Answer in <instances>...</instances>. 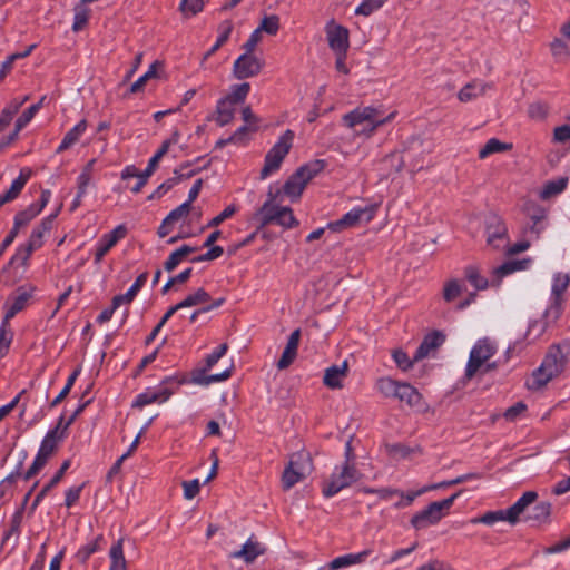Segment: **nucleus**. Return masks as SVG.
Returning a JSON list of instances; mask_svg holds the SVG:
<instances>
[{"mask_svg":"<svg viewBox=\"0 0 570 570\" xmlns=\"http://www.w3.org/2000/svg\"><path fill=\"white\" fill-rule=\"evenodd\" d=\"M495 353V346L488 340H480L472 347L465 368V377L471 380Z\"/></svg>","mask_w":570,"mask_h":570,"instance_id":"12","label":"nucleus"},{"mask_svg":"<svg viewBox=\"0 0 570 570\" xmlns=\"http://www.w3.org/2000/svg\"><path fill=\"white\" fill-rule=\"evenodd\" d=\"M294 140V132L287 129L278 141L268 150L265 156V163L261 170V178L265 179L271 174L279 169L284 158L289 153Z\"/></svg>","mask_w":570,"mask_h":570,"instance_id":"9","label":"nucleus"},{"mask_svg":"<svg viewBox=\"0 0 570 570\" xmlns=\"http://www.w3.org/2000/svg\"><path fill=\"white\" fill-rule=\"evenodd\" d=\"M89 14L90 10L88 8L82 4L77 6L75 9L72 30L76 32L82 30L88 22Z\"/></svg>","mask_w":570,"mask_h":570,"instance_id":"48","label":"nucleus"},{"mask_svg":"<svg viewBox=\"0 0 570 570\" xmlns=\"http://www.w3.org/2000/svg\"><path fill=\"white\" fill-rule=\"evenodd\" d=\"M39 110V104L31 105L16 121L14 135L18 132L35 117Z\"/></svg>","mask_w":570,"mask_h":570,"instance_id":"50","label":"nucleus"},{"mask_svg":"<svg viewBox=\"0 0 570 570\" xmlns=\"http://www.w3.org/2000/svg\"><path fill=\"white\" fill-rule=\"evenodd\" d=\"M228 345L226 343L220 344L213 353H210L205 360V366L198 370L193 376V382L199 385H209L216 382H223L232 376L234 366L230 365L219 374L206 375L209 371L227 352Z\"/></svg>","mask_w":570,"mask_h":570,"instance_id":"10","label":"nucleus"},{"mask_svg":"<svg viewBox=\"0 0 570 570\" xmlns=\"http://www.w3.org/2000/svg\"><path fill=\"white\" fill-rule=\"evenodd\" d=\"M305 478V473L297 472L287 464L282 474V488L284 491H288Z\"/></svg>","mask_w":570,"mask_h":570,"instance_id":"41","label":"nucleus"},{"mask_svg":"<svg viewBox=\"0 0 570 570\" xmlns=\"http://www.w3.org/2000/svg\"><path fill=\"white\" fill-rule=\"evenodd\" d=\"M347 375V363L344 362L342 365H332L331 367L326 368L323 383L332 390L341 389L342 381Z\"/></svg>","mask_w":570,"mask_h":570,"instance_id":"26","label":"nucleus"},{"mask_svg":"<svg viewBox=\"0 0 570 570\" xmlns=\"http://www.w3.org/2000/svg\"><path fill=\"white\" fill-rule=\"evenodd\" d=\"M109 558L111 561L109 570H127V562L124 554V539H119L111 546Z\"/></svg>","mask_w":570,"mask_h":570,"instance_id":"32","label":"nucleus"},{"mask_svg":"<svg viewBox=\"0 0 570 570\" xmlns=\"http://www.w3.org/2000/svg\"><path fill=\"white\" fill-rule=\"evenodd\" d=\"M249 91L250 85L248 82L236 83L230 87L229 92L223 99L236 107L246 100Z\"/></svg>","mask_w":570,"mask_h":570,"instance_id":"31","label":"nucleus"},{"mask_svg":"<svg viewBox=\"0 0 570 570\" xmlns=\"http://www.w3.org/2000/svg\"><path fill=\"white\" fill-rule=\"evenodd\" d=\"M569 348L560 344L551 345L537 368V390L547 385L550 381L558 377L567 365Z\"/></svg>","mask_w":570,"mask_h":570,"instance_id":"3","label":"nucleus"},{"mask_svg":"<svg viewBox=\"0 0 570 570\" xmlns=\"http://www.w3.org/2000/svg\"><path fill=\"white\" fill-rule=\"evenodd\" d=\"M181 485L184 489V497L187 500L194 499L199 493L200 483H199L198 479H194L190 481H184L181 483Z\"/></svg>","mask_w":570,"mask_h":570,"instance_id":"60","label":"nucleus"},{"mask_svg":"<svg viewBox=\"0 0 570 570\" xmlns=\"http://www.w3.org/2000/svg\"><path fill=\"white\" fill-rule=\"evenodd\" d=\"M190 209H191V206L185 202L181 205H179L177 208L173 209L166 217L168 218V220H170L173 224H175L178 220L187 217Z\"/></svg>","mask_w":570,"mask_h":570,"instance_id":"56","label":"nucleus"},{"mask_svg":"<svg viewBox=\"0 0 570 570\" xmlns=\"http://www.w3.org/2000/svg\"><path fill=\"white\" fill-rule=\"evenodd\" d=\"M534 503V491H527L523 495L507 510L508 522L514 525L518 522L531 519L530 507Z\"/></svg>","mask_w":570,"mask_h":570,"instance_id":"15","label":"nucleus"},{"mask_svg":"<svg viewBox=\"0 0 570 570\" xmlns=\"http://www.w3.org/2000/svg\"><path fill=\"white\" fill-rule=\"evenodd\" d=\"M104 541V535L99 534L92 541L82 546L75 556L77 561L80 563H86L87 560L91 557V554L101 549V544Z\"/></svg>","mask_w":570,"mask_h":570,"instance_id":"34","label":"nucleus"},{"mask_svg":"<svg viewBox=\"0 0 570 570\" xmlns=\"http://www.w3.org/2000/svg\"><path fill=\"white\" fill-rule=\"evenodd\" d=\"M171 394L173 392L167 387H160L157 391L147 390L146 392L137 395L132 405L135 407H144L155 402H165Z\"/></svg>","mask_w":570,"mask_h":570,"instance_id":"27","label":"nucleus"},{"mask_svg":"<svg viewBox=\"0 0 570 570\" xmlns=\"http://www.w3.org/2000/svg\"><path fill=\"white\" fill-rule=\"evenodd\" d=\"M512 149V144L500 141L497 138L489 139L485 145L479 150V158L485 159L490 155L498 153H505Z\"/></svg>","mask_w":570,"mask_h":570,"instance_id":"33","label":"nucleus"},{"mask_svg":"<svg viewBox=\"0 0 570 570\" xmlns=\"http://www.w3.org/2000/svg\"><path fill=\"white\" fill-rule=\"evenodd\" d=\"M184 178V175H179L178 177H173L164 181L161 185L158 186V188L149 196L150 199L160 198L164 196L167 191H169L176 184L181 181Z\"/></svg>","mask_w":570,"mask_h":570,"instance_id":"53","label":"nucleus"},{"mask_svg":"<svg viewBox=\"0 0 570 570\" xmlns=\"http://www.w3.org/2000/svg\"><path fill=\"white\" fill-rule=\"evenodd\" d=\"M500 521H507L508 522V515L507 510H495V511H488L481 517L474 518L471 520L472 523H483L487 525H493L497 522Z\"/></svg>","mask_w":570,"mask_h":570,"instance_id":"43","label":"nucleus"},{"mask_svg":"<svg viewBox=\"0 0 570 570\" xmlns=\"http://www.w3.org/2000/svg\"><path fill=\"white\" fill-rule=\"evenodd\" d=\"M237 212L235 205L227 206L219 215L215 216L208 224L207 227H217L224 220L230 218Z\"/></svg>","mask_w":570,"mask_h":570,"instance_id":"61","label":"nucleus"},{"mask_svg":"<svg viewBox=\"0 0 570 570\" xmlns=\"http://www.w3.org/2000/svg\"><path fill=\"white\" fill-rule=\"evenodd\" d=\"M387 0H363L355 9V14L368 17L384 6Z\"/></svg>","mask_w":570,"mask_h":570,"instance_id":"46","label":"nucleus"},{"mask_svg":"<svg viewBox=\"0 0 570 570\" xmlns=\"http://www.w3.org/2000/svg\"><path fill=\"white\" fill-rule=\"evenodd\" d=\"M87 121L85 119L80 120L73 128H71L61 140L60 145L57 148V153L60 154L69 148H71L75 144H77L81 136L87 130Z\"/></svg>","mask_w":570,"mask_h":570,"instance_id":"29","label":"nucleus"},{"mask_svg":"<svg viewBox=\"0 0 570 570\" xmlns=\"http://www.w3.org/2000/svg\"><path fill=\"white\" fill-rule=\"evenodd\" d=\"M138 292L135 291L132 287H130L127 293L125 294H120V295H116L114 298H112V303H114V308H118L120 305L122 304H130L135 297L137 296Z\"/></svg>","mask_w":570,"mask_h":570,"instance_id":"63","label":"nucleus"},{"mask_svg":"<svg viewBox=\"0 0 570 570\" xmlns=\"http://www.w3.org/2000/svg\"><path fill=\"white\" fill-rule=\"evenodd\" d=\"M23 518V507H20L10 520L9 530L4 533L3 540H8L12 534H18Z\"/></svg>","mask_w":570,"mask_h":570,"instance_id":"51","label":"nucleus"},{"mask_svg":"<svg viewBox=\"0 0 570 570\" xmlns=\"http://www.w3.org/2000/svg\"><path fill=\"white\" fill-rule=\"evenodd\" d=\"M31 175L32 170L30 168H22L20 170L19 176L12 181L9 190H7L12 199H16L19 196Z\"/></svg>","mask_w":570,"mask_h":570,"instance_id":"40","label":"nucleus"},{"mask_svg":"<svg viewBox=\"0 0 570 570\" xmlns=\"http://www.w3.org/2000/svg\"><path fill=\"white\" fill-rule=\"evenodd\" d=\"M7 326L1 324L0 327V358L8 353L12 340V333L7 330Z\"/></svg>","mask_w":570,"mask_h":570,"instance_id":"58","label":"nucleus"},{"mask_svg":"<svg viewBox=\"0 0 570 570\" xmlns=\"http://www.w3.org/2000/svg\"><path fill=\"white\" fill-rule=\"evenodd\" d=\"M570 284V275L569 274H557L552 285V295L554 297V302L557 304L560 303L561 295L568 288Z\"/></svg>","mask_w":570,"mask_h":570,"instance_id":"44","label":"nucleus"},{"mask_svg":"<svg viewBox=\"0 0 570 570\" xmlns=\"http://www.w3.org/2000/svg\"><path fill=\"white\" fill-rule=\"evenodd\" d=\"M487 242L488 245L493 248L505 247L507 244V227L499 219H493L491 224L487 227Z\"/></svg>","mask_w":570,"mask_h":570,"instance_id":"24","label":"nucleus"},{"mask_svg":"<svg viewBox=\"0 0 570 570\" xmlns=\"http://www.w3.org/2000/svg\"><path fill=\"white\" fill-rule=\"evenodd\" d=\"M392 356L396 365L403 371H407L409 368H411L413 363L415 362L414 358L410 360L407 354L402 350H395Z\"/></svg>","mask_w":570,"mask_h":570,"instance_id":"57","label":"nucleus"},{"mask_svg":"<svg viewBox=\"0 0 570 570\" xmlns=\"http://www.w3.org/2000/svg\"><path fill=\"white\" fill-rule=\"evenodd\" d=\"M423 493H425L424 488L417 491H410L405 494L399 491L397 495H400V500L395 503V508L401 509L411 505L415 498Z\"/></svg>","mask_w":570,"mask_h":570,"instance_id":"54","label":"nucleus"},{"mask_svg":"<svg viewBox=\"0 0 570 570\" xmlns=\"http://www.w3.org/2000/svg\"><path fill=\"white\" fill-rule=\"evenodd\" d=\"M385 450L393 460L405 459L411 453V450L407 446L400 443L386 444Z\"/></svg>","mask_w":570,"mask_h":570,"instance_id":"52","label":"nucleus"},{"mask_svg":"<svg viewBox=\"0 0 570 570\" xmlns=\"http://www.w3.org/2000/svg\"><path fill=\"white\" fill-rule=\"evenodd\" d=\"M69 466H70V460H66L61 464L60 469L52 476V479L36 495V498L31 504V508H30L31 512H33L37 509V507L40 504L41 500L46 497V494L61 481V479L63 478V475H65L66 471L69 469Z\"/></svg>","mask_w":570,"mask_h":570,"instance_id":"30","label":"nucleus"},{"mask_svg":"<svg viewBox=\"0 0 570 570\" xmlns=\"http://www.w3.org/2000/svg\"><path fill=\"white\" fill-rule=\"evenodd\" d=\"M210 302V295L204 289L198 288L195 293L186 296L181 302L183 308L204 305Z\"/></svg>","mask_w":570,"mask_h":570,"instance_id":"42","label":"nucleus"},{"mask_svg":"<svg viewBox=\"0 0 570 570\" xmlns=\"http://www.w3.org/2000/svg\"><path fill=\"white\" fill-rule=\"evenodd\" d=\"M204 8L203 0H181L179 10L186 18H190L199 13Z\"/></svg>","mask_w":570,"mask_h":570,"instance_id":"47","label":"nucleus"},{"mask_svg":"<svg viewBox=\"0 0 570 570\" xmlns=\"http://www.w3.org/2000/svg\"><path fill=\"white\" fill-rule=\"evenodd\" d=\"M461 492L462 491H459L442 501L430 503L424 510L412 517L411 525L416 530H422L436 524L443 518V511L449 510L453 505L455 499L459 498Z\"/></svg>","mask_w":570,"mask_h":570,"instance_id":"8","label":"nucleus"},{"mask_svg":"<svg viewBox=\"0 0 570 570\" xmlns=\"http://www.w3.org/2000/svg\"><path fill=\"white\" fill-rule=\"evenodd\" d=\"M266 551V546L263 542H261L255 535H250L239 550L233 551L229 554V558L240 559L246 564H250L258 557L265 554Z\"/></svg>","mask_w":570,"mask_h":570,"instance_id":"16","label":"nucleus"},{"mask_svg":"<svg viewBox=\"0 0 570 570\" xmlns=\"http://www.w3.org/2000/svg\"><path fill=\"white\" fill-rule=\"evenodd\" d=\"M527 412V405L523 402H518L514 405L505 410L503 416L508 421H515L518 417Z\"/></svg>","mask_w":570,"mask_h":570,"instance_id":"59","label":"nucleus"},{"mask_svg":"<svg viewBox=\"0 0 570 570\" xmlns=\"http://www.w3.org/2000/svg\"><path fill=\"white\" fill-rule=\"evenodd\" d=\"M51 197V191L45 189L41 191L40 202L37 204H31L27 209L19 212L14 217V224L12 228H17V232L21 227L27 226L39 213L43 209V207L49 203Z\"/></svg>","mask_w":570,"mask_h":570,"instance_id":"17","label":"nucleus"},{"mask_svg":"<svg viewBox=\"0 0 570 570\" xmlns=\"http://www.w3.org/2000/svg\"><path fill=\"white\" fill-rule=\"evenodd\" d=\"M60 441L57 431H49L46 434L31 466L23 475L24 480H30L45 468L51 455L57 451Z\"/></svg>","mask_w":570,"mask_h":570,"instance_id":"11","label":"nucleus"},{"mask_svg":"<svg viewBox=\"0 0 570 570\" xmlns=\"http://www.w3.org/2000/svg\"><path fill=\"white\" fill-rule=\"evenodd\" d=\"M30 298V294L27 292L19 291L18 294L6 302V314L2 321L3 325H8L9 321L16 316L19 312H21L26 306Z\"/></svg>","mask_w":570,"mask_h":570,"instance_id":"25","label":"nucleus"},{"mask_svg":"<svg viewBox=\"0 0 570 570\" xmlns=\"http://www.w3.org/2000/svg\"><path fill=\"white\" fill-rule=\"evenodd\" d=\"M532 259L531 258H523V259H514L510 258L505 261L500 266H497L492 269L491 273V279L488 281L487 278L482 277L478 269L474 267H468L465 269V275L469 282L476 288V289H485L489 285L493 287H499L501 284V281L515 272L525 271L531 267Z\"/></svg>","mask_w":570,"mask_h":570,"instance_id":"2","label":"nucleus"},{"mask_svg":"<svg viewBox=\"0 0 570 570\" xmlns=\"http://www.w3.org/2000/svg\"><path fill=\"white\" fill-rule=\"evenodd\" d=\"M551 504L542 502L537 504V525L550 523Z\"/></svg>","mask_w":570,"mask_h":570,"instance_id":"55","label":"nucleus"},{"mask_svg":"<svg viewBox=\"0 0 570 570\" xmlns=\"http://www.w3.org/2000/svg\"><path fill=\"white\" fill-rule=\"evenodd\" d=\"M242 118L246 126H249L250 128H255V131L257 130V125L259 122V118L253 112L250 106H245L242 109Z\"/></svg>","mask_w":570,"mask_h":570,"instance_id":"64","label":"nucleus"},{"mask_svg":"<svg viewBox=\"0 0 570 570\" xmlns=\"http://www.w3.org/2000/svg\"><path fill=\"white\" fill-rule=\"evenodd\" d=\"M445 341V335L440 331H433L424 336L414 354V361H421L433 354Z\"/></svg>","mask_w":570,"mask_h":570,"instance_id":"19","label":"nucleus"},{"mask_svg":"<svg viewBox=\"0 0 570 570\" xmlns=\"http://www.w3.org/2000/svg\"><path fill=\"white\" fill-rule=\"evenodd\" d=\"M567 184H568L567 177H561L556 180L548 181L547 184H544V186L540 193L541 199L548 200V199L561 194L566 189Z\"/></svg>","mask_w":570,"mask_h":570,"instance_id":"36","label":"nucleus"},{"mask_svg":"<svg viewBox=\"0 0 570 570\" xmlns=\"http://www.w3.org/2000/svg\"><path fill=\"white\" fill-rule=\"evenodd\" d=\"M327 40L330 48L335 52H346L348 49V31L342 26L328 24Z\"/></svg>","mask_w":570,"mask_h":570,"instance_id":"20","label":"nucleus"},{"mask_svg":"<svg viewBox=\"0 0 570 570\" xmlns=\"http://www.w3.org/2000/svg\"><path fill=\"white\" fill-rule=\"evenodd\" d=\"M362 474L356 465H348L342 463L336 466L333 473L323 481L322 493L325 498H331L337 494L345 488L351 487L353 483L361 479Z\"/></svg>","mask_w":570,"mask_h":570,"instance_id":"6","label":"nucleus"},{"mask_svg":"<svg viewBox=\"0 0 570 570\" xmlns=\"http://www.w3.org/2000/svg\"><path fill=\"white\" fill-rule=\"evenodd\" d=\"M551 52L552 56L557 59L559 62H566L570 59V51L568 46L560 39H556L551 43Z\"/></svg>","mask_w":570,"mask_h":570,"instance_id":"49","label":"nucleus"},{"mask_svg":"<svg viewBox=\"0 0 570 570\" xmlns=\"http://www.w3.org/2000/svg\"><path fill=\"white\" fill-rule=\"evenodd\" d=\"M372 553L370 549H365L357 553H347L344 556H340L334 558L331 562L327 564L328 570H338L343 568H348L352 566L361 564L365 562L367 557Z\"/></svg>","mask_w":570,"mask_h":570,"instance_id":"22","label":"nucleus"},{"mask_svg":"<svg viewBox=\"0 0 570 570\" xmlns=\"http://www.w3.org/2000/svg\"><path fill=\"white\" fill-rule=\"evenodd\" d=\"M417 570H455L453 566L444 560L433 559L417 568Z\"/></svg>","mask_w":570,"mask_h":570,"instance_id":"62","label":"nucleus"},{"mask_svg":"<svg viewBox=\"0 0 570 570\" xmlns=\"http://www.w3.org/2000/svg\"><path fill=\"white\" fill-rule=\"evenodd\" d=\"M195 248L188 245H183L175 252H173L164 264L167 272L174 271L178 264L189 254L194 253Z\"/></svg>","mask_w":570,"mask_h":570,"instance_id":"38","label":"nucleus"},{"mask_svg":"<svg viewBox=\"0 0 570 570\" xmlns=\"http://www.w3.org/2000/svg\"><path fill=\"white\" fill-rule=\"evenodd\" d=\"M265 66L263 58L257 57L255 53L244 52L240 55L233 65V77L237 80H244L258 76Z\"/></svg>","mask_w":570,"mask_h":570,"instance_id":"13","label":"nucleus"},{"mask_svg":"<svg viewBox=\"0 0 570 570\" xmlns=\"http://www.w3.org/2000/svg\"><path fill=\"white\" fill-rule=\"evenodd\" d=\"M463 285L458 279H449L443 284L442 299L445 303H452L462 294Z\"/></svg>","mask_w":570,"mask_h":570,"instance_id":"37","label":"nucleus"},{"mask_svg":"<svg viewBox=\"0 0 570 570\" xmlns=\"http://www.w3.org/2000/svg\"><path fill=\"white\" fill-rule=\"evenodd\" d=\"M492 88V85L480 79H474L466 83L459 92L458 99L461 102H469L474 100Z\"/></svg>","mask_w":570,"mask_h":570,"instance_id":"21","label":"nucleus"},{"mask_svg":"<svg viewBox=\"0 0 570 570\" xmlns=\"http://www.w3.org/2000/svg\"><path fill=\"white\" fill-rule=\"evenodd\" d=\"M288 465L295 471L307 474V469L312 465V460L308 453L296 452L291 455Z\"/></svg>","mask_w":570,"mask_h":570,"instance_id":"39","label":"nucleus"},{"mask_svg":"<svg viewBox=\"0 0 570 570\" xmlns=\"http://www.w3.org/2000/svg\"><path fill=\"white\" fill-rule=\"evenodd\" d=\"M299 338H301L299 330H295L294 332H292V334L288 337L285 350L283 351L282 356L277 362L278 370H285L294 362V360L297 356Z\"/></svg>","mask_w":570,"mask_h":570,"instance_id":"23","label":"nucleus"},{"mask_svg":"<svg viewBox=\"0 0 570 570\" xmlns=\"http://www.w3.org/2000/svg\"><path fill=\"white\" fill-rule=\"evenodd\" d=\"M326 166L325 160L316 159L301 166L285 183L284 193L293 198H298L309 180L320 174Z\"/></svg>","mask_w":570,"mask_h":570,"instance_id":"7","label":"nucleus"},{"mask_svg":"<svg viewBox=\"0 0 570 570\" xmlns=\"http://www.w3.org/2000/svg\"><path fill=\"white\" fill-rule=\"evenodd\" d=\"M375 387L384 397L396 399L409 406H417L422 401L421 393L414 386L389 376L380 377Z\"/></svg>","mask_w":570,"mask_h":570,"instance_id":"4","label":"nucleus"},{"mask_svg":"<svg viewBox=\"0 0 570 570\" xmlns=\"http://www.w3.org/2000/svg\"><path fill=\"white\" fill-rule=\"evenodd\" d=\"M376 212V206L371 205L366 207H356L346 213L341 219L330 224V228L335 232H341L345 228L355 227L361 223H368L373 219Z\"/></svg>","mask_w":570,"mask_h":570,"instance_id":"14","label":"nucleus"},{"mask_svg":"<svg viewBox=\"0 0 570 570\" xmlns=\"http://www.w3.org/2000/svg\"><path fill=\"white\" fill-rule=\"evenodd\" d=\"M127 234V229L125 226L119 225L110 233H107L101 236L98 242L97 249L95 253V263L99 264L104 256Z\"/></svg>","mask_w":570,"mask_h":570,"instance_id":"18","label":"nucleus"},{"mask_svg":"<svg viewBox=\"0 0 570 570\" xmlns=\"http://www.w3.org/2000/svg\"><path fill=\"white\" fill-rule=\"evenodd\" d=\"M396 116V111L383 116L380 108L373 106H360L352 111L343 115L342 122L351 129L364 125L363 129L357 134L366 138H371L377 128L392 121Z\"/></svg>","mask_w":570,"mask_h":570,"instance_id":"1","label":"nucleus"},{"mask_svg":"<svg viewBox=\"0 0 570 570\" xmlns=\"http://www.w3.org/2000/svg\"><path fill=\"white\" fill-rule=\"evenodd\" d=\"M257 30L266 32L267 35L275 36L279 30V18L276 14L266 16L262 19Z\"/></svg>","mask_w":570,"mask_h":570,"instance_id":"45","label":"nucleus"},{"mask_svg":"<svg viewBox=\"0 0 570 570\" xmlns=\"http://www.w3.org/2000/svg\"><path fill=\"white\" fill-rule=\"evenodd\" d=\"M275 195L268 193V199L255 214V218L259 222L261 226H266L276 223L285 228L297 226L298 222L295 219L293 212L289 207H281L274 204Z\"/></svg>","mask_w":570,"mask_h":570,"instance_id":"5","label":"nucleus"},{"mask_svg":"<svg viewBox=\"0 0 570 570\" xmlns=\"http://www.w3.org/2000/svg\"><path fill=\"white\" fill-rule=\"evenodd\" d=\"M235 112L236 107L220 98L217 101L213 119L219 127H224L233 121Z\"/></svg>","mask_w":570,"mask_h":570,"instance_id":"28","label":"nucleus"},{"mask_svg":"<svg viewBox=\"0 0 570 570\" xmlns=\"http://www.w3.org/2000/svg\"><path fill=\"white\" fill-rule=\"evenodd\" d=\"M232 31L233 23L229 20H225L218 26V38L214 46L204 55V60L214 55L228 40Z\"/></svg>","mask_w":570,"mask_h":570,"instance_id":"35","label":"nucleus"}]
</instances>
